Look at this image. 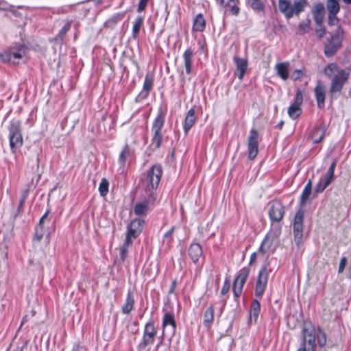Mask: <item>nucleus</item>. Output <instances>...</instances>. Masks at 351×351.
<instances>
[{"label":"nucleus","instance_id":"obj_1","mask_svg":"<svg viewBox=\"0 0 351 351\" xmlns=\"http://www.w3.org/2000/svg\"><path fill=\"white\" fill-rule=\"evenodd\" d=\"M324 73L331 80L329 88L330 97L331 99L333 97L336 98L340 95L344 85L350 77V69H343L337 63L332 62L325 66Z\"/></svg>","mask_w":351,"mask_h":351},{"label":"nucleus","instance_id":"obj_2","mask_svg":"<svg viewBox=\"0 0 351 351\" xmlns=\"http://www.w3.org/2000/svg\"><path fill=\"white\" fill-rule=\"evenodd\" d=\"M311 191L303 189L300 195V208L295 213L293 223V232L294 236V241L295 244L299 246L303 240V222L304 218V210L303 207L306 204L307 200L311 194Z\"/></svg>","mask_w":351,"mask_h":351},{"label":"nucleus","instance_id":"obj_3","mask_svg":"<svg viewBox=\"0 0 351 351\" xmlns=\"http://www.w3.org/2000/svg\"><path fill=\"white\" fill-rule=\"evenodd\" d=\"M302 341L297 351H315L316 347V330L315 325L309 319L303 321V328L301 331Z\"/></svg>","mask_w":351,"mask_h":351},{"label":"nucleus","instance_id":"obj_4","mask_svg":"<svg viewBox=\"0 0 351 351\" xmlns=\"http://www.w3.org/2000/svg\"><path fill=\"white\" fill-rule=\"evenodd\" d=\"M10 150L15 153L23 145L21 121L13 119L8 127Z\"/></svg>","mask_w":351,"mask_h":351},{"label":"nucleus","instance_id":"obj_5","mask_svg":"<svg viewBox=\"0 0 351 351\" xmlns=\"http://www.w3.org/2000/svg\"><path fill=\"white\" fill-rule=\"evenodd\" d=\"M162 173V165L158 163L152 165L147 171L143 183L146 192L149 193V195H152L153 191L158 189Z\"/></svg>","mask_w":351,"mask_h":351},{"label":"nucleus","instance_id":"obj_6","mask_svg":"<svg viewBox=\"0 0 351 351\" xmlns=\"http://www.w3.org/2000/svg\"><path fill=\"white\" fill-rule=\"evenodd\" d=\"M343 35V29L341 25H338L335 32L330 34V37L327 38L324 49V54L327 58L333 56L341 47Z\"/></svg>","mask_w":351,"mask_h":351},{"label":"nucleus","instance_id":"obj_7","mask_svg":"<svg viewBox=\"0 0 351 351\" xmlns=\"http://www.w3.org/2000/svg\"><path fill=\"white\" fill-rule=\"evenodd\" d=\"M157 335L154 319H150L145 325L142 339L137 346L138 351H143L147 346L154 343Z\"/></svg>","mask_w":351,"mask_h":351},{"label":"nucleus","instance_id":"obj_8","mask_svg":"<svg viewBox=\"0 0 351 351\" xmlns=\"http://www.w3.org/2000/svg\"><path fill=\"white\" fill-rule=\"evenodd\" d=\"M269 271L267 265H263L258 272L254 289V295L256 298L261 299L263 295L267 285Z\"/></svg>","mask_w":351,"mask_h":351},{"label":"nucleus","instance_id":"obj_9","mask_svg":"<svg viewBox=\"0 0 351 351\" xmlns=\"http://www.w3.org/2000/svg\"><path fill=\"white\" fill-rule=\"evenodd\" d=\"M27 49V47L24 43H15L3 55V60L5 62H10L12 58L20 59L25 55Z\"/></svg>","mask_w":351,"mask_h":351},{"label":"nucleus","instance_id":"obj_10","mask_svg":"<svg viewBox=\"0 0 351 351\" xmlns=\"http://www.w3.org/2000/svg\"><path fill=\"white\" fill-rule=\"evenodd\" d=\"M285 207L281 201L275 199L270 203L268 210L269 219L273 222H280L284 217Z\"/></svg>","mask_w":351,"mask_h":351},{"label":"nucleus","instance_id":"obj_11","mask_svg":"<svg viewBox=\"0 0 351 351\" xmlns=\"http://www.w3.org/2000/svg\"><path fill=\"white\" fill-rule=\"evenodd\" d=\"M258 132L254 128L251 129L247 138L248 158L250 160H254L258 155Z\"/></svg>","mask_w":351,"mask_h":351},{"label":"nucleus","instance_id":"obj_12","mask_svg":"<svg viewBox=\"0 0 351 351\" xmlns=\"http://www.w3.org/2000/svg\"><path fill=\"white\" fill-rule=\"evenodd\" d=\"M303 102L302 90L298 89L294 102L288 108V114L292 119H298L302 114V110L300 106Z\"/></svg>","mask_w":351,"mask_h":351},{"label":"nucleus","instance_id":"obj_13","mask_svg":"<svg viewBox=\"0 0 351 351\" xmlns=\"http://www.w3.org/2000/svg\"><path fill=\"white\" fill-rule=\"evenodd\" d=\"M51 213V208L49 206L44 215L40 217L38 224L36 226L34 229V234L33 236V241H36L38 243L40 242L43 236L47 232V229L45 228V221H49L48 219L49 215Z\"/></svg>","mask_w":351,"mask_h":351},{"label":"nucleus","instance_id":"obj_14","mask_svg":"<svg viewBox=\"0 0 351 351\" xmlns=\"http://www.w3.org/2000/svg\"><path fill=\"white\" fill-rule=\"evenodd\" d=\"M154 77L153 74L150 73H146L143 82V86L141 91L136 97L134 101L136 103L142 102L143 100L147 99L149 95L154 86Z\"/></svg>","mask_w":351,"mask_h":351},{"label":"nucleus","instance_id":"obj_15","mask_svg":"<svg viewBox=\"0 0 351 351\" xmlns=\"http://www.w3.org/2000/svg\"><path fill=\"white\" fill-rule=\"evenodd\" d=\"M167 109L160 107L152 125V136L162 134V130L165 125Z\"/></svg>","mask_w":351,"mask_h":351},{"label":"nucleus","instance_id":"obj_16","mask_svg":"<svg viewBox=\"0 0 351 351\" xmlns=\"http://www.w3.org/2000/svg\"><path fill=\"white\" fill-rule=\"evenodd\" d=\"M326 132V123L324 121H322L314 125L309 134V137L313 141L314 144H317L322 141L325 136Z\"/></svg>","mask_w":351,"mask_h":351},{"label":"nucleus","instance_id":"obj_17","mask_svg":"<svg viewBox=\"0 0 351 351\" xmlns=\"http://www.w3.org/2000/svg\"><path fill=\"white\" fill-rule=\"evenodd\" d=\"M233 62L236 66L234 75H237L240 81L244 78L247 70L248 61L247 58H240L238 56L233 57Z\"/></svg>","mask_w":351,"mask_h":351},{"label":"nucleus","instance_id":"obj_18","mask_svg":"<svg viewBox=\"0 0 351 351\" xmlns=\"http://www.w3.org/2000/svg\"><path fill=\"white\" fill-rule=\"evenodd\" d=\"M188 254L194 264H197L200 260L203 261L204 259L202 247L197 243H193L189 245Z\"/></svg>","mask_w":351,"mask_h":351},{"label":"nucleus","instance_id":"obj_19","mask_svg":"<svg viewBox=\"0 0 351 351\" xmlns=\"http://www.w3.org/2000/svg\"><path fill=\"white\" fill-rule=\"evenodd\" d=\"M145 221L141 218H136L132 220L127 226V232L132 234L133 235L138 237L141 234Z\"/></svg>","mask_w":351,"mask_h":351},{"label":"nucleus","instance_id":"obj_20","mask_svg":"<svg viewBox=\"0 0 351 351\" xmlns=\"http://www.w3.org/2000/svg\"><path fill=\"white\" fill-rule=\"evenodd\" d=\"M195 107L193 106L186 113L184 125L183 130L186 134H188L189 131L191 129V128L195 125L196 122V116H195Z\"/></svg>","mask_w":351,"mask_h":351},{"label":"nucleus","instance_id":"obj_21","mask_svg":"<svg viewBox=\"0 0 351 351\" xmlns=\"http://www.w3.org/2000/svg\"><path fill=\"white\" fill-rule=\"evenodd\" d=\"M135 304L134 295L131 289L128 291L126 298L124 304L121 306V312L123 314L128 315L134 309Z\"/></svg>","mask_w":351,"mask_h":351},{"label":"nucleus","instance_id":"obj_22","mask_svg":"<svg viewBox=\"0 0 351 351\" xmlns=\"http://www.w3.org/2000/svg\"><path fill=\"white\" fill-rule=\"evenodd\" d=\"M315 99L317 101V107L320 109L324 108L325 106L326 99V89L325 86L319 83L315 87L314 89Z\"/></svg>","mask_w":351,"mask_h":351},{"label":"nucleus","instance_id":"obj_23","mask_svg":"<svg viewBox=\"0 0 351 351\" xmlns=\"http://www.w3.org/2000/svg\"><path fill=\"white\" fill-rule=\"evenodd\" d=\"M214 315H215V308L214 305L210 304L204 312L203 314V326L207 328L210 329L214 322Z\"/></svg>","mask_w":351,"mask_h":351},{"label":"nucleus","instance_id":"obj_24","mask_svg":"<svg viewBox=\"0 0 351 351\" xmlns=\"http://www.w3.org/2000/svg\"><path fill=\"white\" fill-rule=\"evenodd\" d=\"M246 280H247L237 279V278H235L233 281L232 291L234 295V300L235 302H237V305L239 304V298L242 294L243 286Z\"/></svg>","mask_w":351,"mask_h":351},{"label":"nucleus","instance_id":"obj_25","mask_svg":"<svg viewBox=\"0 0 351 351\" xmlns=\"http://www.w3.org/2000/svg\"><path fill=\"white\" fill-rule=\"evenodd\" d=\"M281 233V226L276 225L273 227L271 231L266 234L265 238H268L265 242V247L269 250L276 239H277Z\"/></svg>","mask_w":351,"mask_h":351},{"label":"nucleus","instance_id":"obj_26","mask_svg":"<svg viewBox=\"0 0 351 351\" xmlns=\"http://www.w3.org/2000/svg\"><path fill=\"white\" fill-rule=\"evenodd\" d=\"M289 62H282L276 64V73L282 80H287L289 78Z\"/></svg>","mask_w":351,"mask_h":351},{"label":"nucleus","instance_id":"obj_27","mask_svg":"<svg viewBox=\"0 0 351 351\" xmlns=\"http://www.w3.org/2000/svg\"><path fill=\"white\" fill-rule=\"evenodd\" d=\"M306 5V0H299L294 3L293 5L290 7L289 12L287 14V19H291L293 14L298 15L304 9Z\"/></svg>","mask_w":351,"mask_h":351},{"label":"nucleus","instance_id":"obj_28","mask_svg":"<svg viewBox=\"0 0 351 351\" xmlns=\"http://www.w3.org/2000/svg\"><path fill=\"white\" fill-rule=\"evenodd\" d=\"M168 325L171 326L172 327V332L173 335L175 334V332L176 330L177 324L175 320L174 317V313L167 312L164 314L163 319H162V326L163 328V330H165V327ZM164 333V331L162 332V334Z\"/></svg>","mask_w":351,"mask_h":351},{"label":"nucleus","instance_id":"obj_29","mask_svg":"<svg viewBox=\"0 0 351 351\" xmlns=\"http://www.w3.org/2000/svg\"><path fill=\"white\" fill-rule=\"evenodd\" d=\"M125 12H118L113 14L104 24L105 28L114 29L119 22H120L125 16Z\"/></svg>","mask_w":351,"mask_h":351},{"label":"nucleus","instance_id":"obj_30","mask_svg":"<svg viewBox=\"0 0 351 351\" xmlns=\"http://www.w3.org/2000/svg\"><path fill=\"white\" fill-rule=\"evenodd\" d=\"M258 299H253L250 307V321L254 320V323H256L261 311V304Z\"/></svg>","mask_w":351,"mask_h":351},{"label":"nucleus","instance_id":"obj_31","mask_svg":"<svg viewBox=\"0 0 351 351\" xmlns=\"http://www.w3.org/2000/svg\"><path fill=\"white\" fill-rule=\"evenodd\" d=\"M149 201L144 199L141 202H138L134 205V213L138 217H145L147 215L149 210Z\"/></svg>","mask_w":351,"mask_h":351},{"label":"nucleus","instance_id":"obj_32","mask_svg":"<svg viewBox=\"0 0 351 351\" xmlns=\"http://www.w3.org/2000/svg\"><path fill=\"white\" fill-rule=\"evenodd\" d=\"M267 0H247L246 5L256 12H264Z\"/></svg>","mask_w":351,"mask_h":351},{"label":"nucleus","instance_id":"obj_33","mask_svg":"<svg viewBox=\"0 0 351 351\" xmlns=\"http://www.w3.org/2000/svg\"><path fill=\"white\" fill-rule=\"evenodd\" d=\"M73 22V20L66 21L64 25L59 30L58 34L53 38V40L55 41L62 43L64 42V40L66 37L67 32L70 30L71 27Z\"/></svg>","mask_w":351,"mask_h":351},{"label":"nucleus","instance_id":"obj_34","mask_svg":"<svg viewBox=\"0 0 351 351\" xmlns=\"http://www.w3.org/2000/svg\"><path fill=\"white\" fill-rule=\"evenodd\" d=\"M132 153L129 145L126 143L119 156L118 162L121 167H125L127 159L132 156Z\"/></svg>","mask_w":351,"mask_h":351},{"label":"nucleus","instance_id":"obj_35","mask_svg":"<svg viewBox=\"0 0 351 351\" xmlns=\"http://www.w3.org/2000/svg\"><path fill=\"white\" fill-rule=\"evenodd\" d=\"M193 56V51L191 48H188L183 53V58L186 73L191 74L192 72V58Z\"/></svg>","mask_w":351,"mask_h":351},{"label":"nucleus","instance_id":"obj_36","mask_svg":"<svg viewBox=\"0 0 351 351\" xmlns=\"http://www.w3.org/2000/svg\"><path fill=\"white\" fill-rule=\"evenodd\" d=\"M206 27V20L202 14H198L193 21V31L203 32Z\"/></svg>","mask_w":351,"mask_h":351},{"label":"nucleus","instance_id":"obj_37","mask_svg":"<svg viewBox=\"0 0 351 351\" xmlns=\"http://www.w3.org/2000/svg\"><path fill=\"white\" fill-rule=\"evenodd\" d=\"M143 16H138L134 22L132 27V37L134 40L137 39L139 36L141 28L143 25Z\"/></svg>","mask_w":351,"mask_h":351},{"label":"nucleus","instance_id":"obj_38","mask_svg":"<svg viewBox=\"0 0 351 351\" xmlns=\"http://www.w3.org/2000/svg\"><path fill=\"white\" fill-rule=\"evenodd\" d=\"M326 7L328 14H332V15H337L340 10L338 0H328Z\"/></svg>","mask_w":351,"mask_h":351},{"label":"nucleus","instance_id":"obj_39","mask_svg":"<svg viewBox=\"0 0 351 351\" xmlns=\"http://www.w3.org/2000/svg\"><path fill=\"white\" fill-rule=\"evenodd\" d=\"M317 332L318 334L316 338L318 346L320 348H324L326 345L327 342L326 334L324 330L319 326L317 328Z\"/></svg>","mask_w":351,"mask_h":351},{"label":"nucleus","instance_id":"obj_40","mask_svg":"<svg viewBox=\"0 0 351 351\" xmlns=\"http://www.w3.org/2000/svg\"><path fill=\"white\" fill-rule=\"evenodd\" d=\"M109 182L106 178H102L99 186V192L101 197H106L108 193Z\"/></svg>","mask_w":351,"mask_h":351},{"label":"nucleus","instance_id":"obj_41","mask_svg":"<svg viewBox=\"0 0 351 351\" xmlns=\"http://www.w3.org/2000/svg\"><path fill=\"white\" fill-rule=\"evenodd\" d=\"M163 134L152 136L150 147L153 146V150L159 149L162 147Z\"/></svg>","mask_w":351,"mask_h":351},{"label":"nucleus","instance_id":"obj_42","mask_svg":"<svg viewBox=\"0 0 351 351\" xmlns=\"http://www.w3.org/2000/svg\"><path fill=\"white\" fill-rule=\"evenodd\" d=\"M278 6L280 11L287 17V14L289 12L291 7L290 2L287 0H279Z\"/></svg>","mask_w":351,"mask_h":351},{"label":"nucleus","instance_id":"obj_43","mask_svg":"<svg viewBox=\"0 0 351 351\" xmlns=\"http://www.w3.org/2000/svg\"><path fill=\"white\" fill-rule=\"evenodd\" d=\"M310 25L311 20L308 19L300 22L299 24L300 34L303 35L305 33L308 32L310 29Z\"/></svg>","mask_w":351,"mask_h":351},{"label":"nucleus","instance_id":"obj_44","mask_svg":"<svg viewBox=\"0 0 351 351\" xmlns=\"http://www.w3.org/2000/svg\"><path fill=\"white\" fill-rule=\"evenodd\" d=\"M250 273V268L249 267H244L241 269L236 276L237 279L247 280Z\"/></svg>","mask_w":351,"mask_h":351},{"label":"nucleus","instance_id":"obj_45","mask_svg":"<svg viewBox=\"0 0 351 351\" xmlns=\"http://www.w3.org/2000/svg\"><path fill=\"white\" fill-rule=\"evenodd\" d=\"M175 226L171 227L170 230H169L163 236V242L167 241V244H170L173 241V234L175 230Z\"/></svg>","mask_w":351,"mask_h":351},{"label":"nucleus","instance_id":"obj_46","mask_svg":"<svg viewBox=\"0 0 351 351\" xmlns=\"http://www.w3.org/2000/svg\"><path fill=\"white\" fill-rule=\"evenodd\" d=\"M136 236L126 231L125 239L123 245L129 247L132 245L133 239H136Z\"/></svg>","mask_w":351,"mask_h":351},{"label":"nucleus","instance_id":"obj_47","mask_svg":"<svg viewBox=\"0 0 351 351\" xmlns=\"http://www.w3.org/2000/svg\"><path fill=\"white\" fill-rule=\"evenodd\" d=\"M328 185L326 184L323 180H320L319 182L315 185L314 191L315 193H320L323 192Z\"/></svg>","mask_w":351,"mask_h":351},{"label":"nucleus","instance_id":"obj_48","mask_svg":"<svg viewBox=\"0 0 351 351\" xmlns=\"http://www.w3.org/2000/svg\"><path fill=\"white\" fill-rule=\"evenodd\" d=\"M304 75V72L302 69H295L291 75V79L293 81H296Z\"/></svg>","mask_w":351,"mask_h":351},{"label":"nucleus","instance_id":"obj_49","mask_svg":"<svg viewBox=\"0 0 351 351\" xmlns=\"http://www.w3.org/2000/svg\"><path fill=\"white\" fill-rule=\"evenodd\" d=\"M325 14V8L322 3H318L315 6V11L313 12V14H319V15H324Z\"/></svg>","mask_w":351,"mask_h":351},{"label":"nucleus","instance_id":"obj_50","mask_svg":"<svg viewBox=\"0 0 351 351\" xmlns=\"http://www.w3.org/2000/svg\"><path fill=\"white\" fill-rule=\"evenodd\" d=\"M230 287V280L227 277V278H226V279L224 280V282H223V285L222 286V288L221 289V295L226 294L229 291Z\"/></svg>","mask_w":351,"mask_h":351},{"label":"nucleus","instance_id":"obj_51","mask_svg":"<svg viewBox=\"0 0 351 351\" xmlns=\"http://www.w3.org/2000/svg\"><path fill=\"white\" fill-rule=\"evenodd\" d=\"M347 261H348V259H347L346 256H343L341 258L339 265V268H338L339 274H341L343 272L345 267L347 265Z\"/></svg>","mask_w":351,"mask_h":351},{"label":"nucleus","instance_id":"obj_52","mask_svg":"<svg viewBox=\"0 0 351 351\" xmlns=\"http://www.w3.org/2000/svg\"><path fill=\"white\" fill-rule=\"evenodd\" d=\"M149 1V0H140L136 9L137 12L140 13L145 10Z\"/></svg>","mask_w":351,"mask_h":351},{"label":"nucleus","instance_id":"obj_53","mask_svg":"<svg viewBox=\"0 0 351 351\" xmlns=\"http://www.w3.org/2000/svg\"><path fill=\"white\" fill-rule=\"evenodd\" d=\"M339 23V19L337 15H332V14H328V24L330 26L335 25Z\"/></svg>","mask_w":351,"mask_h":351},{"label":"nucleus","instance_id":"obj_54","mask_svg":"<svg viewBox=\"0 0 351 351\" xmlns=\"http://www.w3.org/2000/svg\"><path fill=\"white\" fill-rule=\"evenodd\" d=\"M128 247L122 245L120 247V259L122 262H124L128 256Z\"/></svg>","mask_w":351,"mask_h":351},{"label":"nucleus","instance_id":"obj_55","mask_svg":"<svg viewBox=\"0 0 351 351\" xmlns=\"http://www.w3.org/2000/svg\"><path fill=\"white\" fill-rule=\"evenodd\" d=\"M24 204H25L24 202H23L22 201L19 200V204H18L16 213L13 215L14 219H16L19 216H20L22 214V213L23 211V205H24Z\"/></svg>","mask_w":351,"mask_h":351},{"label":"nucleus","instance_id":"obj_56","mask_svg":"<svg viewBox=\"0 0 351 351\" xmlns=\"http://www.w3.org/2000/svg\"><path fill=\"white\" fill-rule=\"evenodd\" d=\"M334 178H335V174H333L330 172V173L327 172L326 175L323 180L326 184H328L329 186L331 184V182H332Z\"/></svg>","mask_w":351,"mask_h":351},{"label":"nucleus","instance_id":"obj_57","mask_svg":"<svg viewBox=\"0 0 351 351\" xmlns=\"http://www.w3.org/2000/svg\"><path fill=\"white\" fill-rule=\"evenodd\" d=\"M0 10H10L11 11L13 14L16 16H21V13H19L18 11H16V10H14L13 9V6L12 5H8L7 7H2V8H0Z\"/></svg>","mask_w":351,"mask_h":351},{"label":"nucleus","instance_id":"obj_58","mask_svg":"<svg viewBox=\"0 0 351 351\" xmlns=\"http://www.w3.org/2000/svg\"><path fill=\"white\" fill-rule=\"evenodd\" d=\"M267 239H268L267 237L264 238V239L263 240V241L258 248V252L262 253L263 254H265L268 250L267 247H265V242L267 241Z\"/></svg>","mask_w":351,"mask_h":351},{"label":"nucleus","instance_id":"obj_59","mask_svg":"<svg viewBox=\"0 0 351 351\" xmlns=\"http://www.w3.org/2000/svg\"><path fill=\"white\" fill-rule=\"evenodd\" d=\"M337 158H334L332 162H331L327 172L328 173H332L333 174H335V167L337 166Z\"/></svg>","mask_w":351,"mask_h":351},{"label":"nucleus","instance_id":"obj_60","mask_svg":"<svg viewBox=\"0 0 351 351\" xmlns=\"http://www.w3.org/2000/svg\"><path fill=\"white\" fill-rule=\"evenodd\" d=\"M324 15L313 14V19L317 24L322 25Z\"/></svg>","mask_w":351,"mask_h":351},{"label":"nucleus","instance_id":"obj_61","mask_svg":"<svg viewBox=\"0 0 351 351\" xmlns=\"http://www.w3.org/2000/svg\"><path fill=\"white\" fill-rule=\"evenodd\" d=\"M176 286H177V281L175 279L171 283V285H170V287H169V291H168V294L169 295L172 294V293H174Z\"/></svg>","mask_w":351,"mask_h":351},{"label":"nucleus","instance_id":"obj_62","mask_svg":"<svg viewBox=\"0 0 351 351\" xmlns=\"http://www.w3.org/2000/svg\"><path fill=\"white\" fill-rule=\"evenodd\" d=\"M85 348L82 346L80 343L74 344L72 351H85Z\"/></svg>","mask_w":351,"mask_h":351},{"label":"nucleus","instance_id":"obj_63","mask_svg":"<svg viewBox=\"0 0 351 351\" xmlns=\"http://www.w3.org/2000/svg\"><path fill=\"white\" fill-rule=\"evenodd\" d=\"M230 10L232 14L237 16L239 13L240 8L237 5H234L231 7Z\"/></svg>","mask_w":351,"mask_h":351},{"label":"nucleus","instance_id":"obj_64","mask_svg":"<svg viewBox=\"0 0 351 351\" xmlns=\"http://www.w3.org/2000/svg\"><path fill=\"white\" fill-rule=\"evenodd\" d=\"M29 191H30L29 186H27V187L26 189H25L24 190L22 191L21 196L27 198Z\"/></svg>","mask_w":351,"mask_h":351}]
</instances>
